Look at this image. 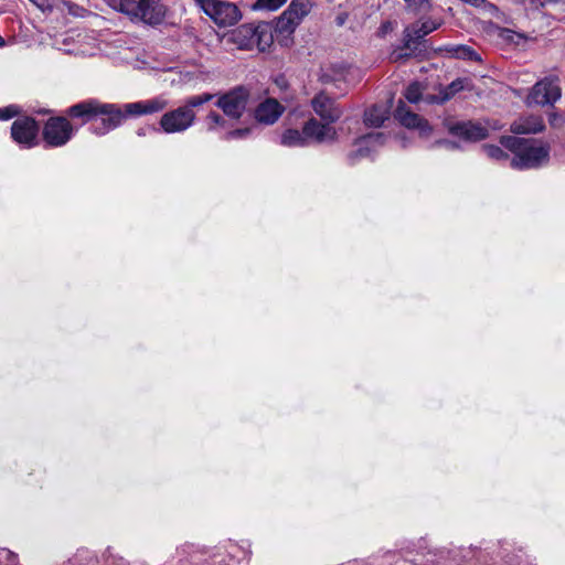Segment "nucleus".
I'll return each mask as SVG.
<instances>
[{
	"instance_id": "1",
	"label": "nucleus",
	"mask_w": 565,
	"mask_h": 565,
	"mask_svg": "<svg viewBox=\"0 0 565 565\" xmlns=\"http://www.w3.org/2000/svg\"><path fill=\"white\" fill-rule=\"evenodd\" d=\"M65 114L71 119H79L82 125L93 124L90 131L96 136H105L115 130L125 120V114L117 104L103 103L96 98H89L70 106Z\"/></svg>"
},
{
	"instance_id": "2",
	"label": "nucleus",
	"mask_w": 565,
	"mask_h": 565,
	"mask_svg": "<svg viewBox=\"0 0 565 565\" xmlns=\"http://www.w3.org/2000/svg\"><path fill=\"white\" fill-rule=\"evenodd\" d=\"M108 3L131 21L151 26L160 25L168 12L167 6L160 0H108Z\"/></svg>"
},
{
	"instance_id": "3",
	"label": "nucleus",
	"mask_w": 565,
	"mask_h": 565,
	"mask_svg": "<svg viewBox=\"0 0 565 565\" xmlns=\"http://www.w3.org/2000/svg\"><path fill=\"white\" fill-rule=\"evenodd\" d=\"M501 143L514 152L511 166L515 169H533L546 163L550 158V147L546 145L535 146L532 141L514 137H501Z\"/></svg>"
},
{
	"instance_id": "4",
	"label": "nucleus",
	"mask_w": 565,
	"mask_h": 565,
	"mask_svg": "<svg viewBox=\"0 0 565 565\" xmlns=\"http://www.w3.org/2000/svg\"><path fill=\"white\" fill-rule=\"evenodd\" d=\"M439 26L440 22L431 20H427L422 24L415 23L406 26L403 31V44L402 46L393 50L390 56L391 60L393 62H398L416 56L420 52V41Z\"/></svg>"
},
{
	"instance_id": "5",
	"label": "nucleus",
	"mask_w": 565,
	"mask_h": 565,
	"mask_svg": "<svg viewBox=\"0 0 565 565\" xmlns=\"http://www.w3.org/2000/svg\"><path fill=\"white\" fill-rule=\"evenodd\" d=\"M198 6L218 26L225 28L236 24L242 19L238 7L226 0H195Z\"/></svg>"
},
{
	"instance_id": "6",
	"label": "nucleus",
	"mask_w": 565,
	"mask_h": 565,
	"mask_svg": "<svg viewBox=\"0 0 565 565\" xmlns=\"http://www.w3.org/2000/svg\"><path fill=\"white\" fill-rule=\"evenodd\" d=\"M250 92L245 86H236L226 93L218 94L215 105L222 109L223 114L231 119L238 120L244 115Z\"/></svg>"
},
{
	"instance_id": "7",
	"label": "nucleus",
	"mask_w": 565,
	"mask_h": 565,
	"mask_svg": "<svg viewBox=\"0 0 565 565\" xmlns=\"http://www.w3.org/2000/svg\"><path fill=\"white\" fill-rule=\"evenodd\" d=\"M75 128L64 116L50 117L42 129V137L47 147L65 146L74 136Z\"/></svg>"
},
{
	"instance_id": "8",
	"label": "nucleus",
	"mask_w": 565,
	"mask_h": 565,
	"mask_svg": "<svg viewBox=\"0 0 565 565\" xmlns=\"http://www.w3.org/2000/svg\"><path fill=\"white\" fill-rule=\"evenodd\" d=\"M196 119L195 111L185 109L182 105L166 111L159 120L160 129L166 134H181L190 129Z\"/></svg>"
},
{
	"instance_id": "9",
	"label": "nucleus",
	"mask_w": 565,
	"mask_h": 565,
	"mask_svg": "<svg viewBox=\"0 0 565 565\" xmlns=\"http://www.w3.org/2000/svg\"><path fill=\"white\" fill-rule=\"evenodd\" d=\"M562 97V89L557 81L545 77L539 81L527 95L525 103L527 106H553Z\"/></svg>"
},
{
	"instance_id": "10",
	"label": "nucleus",
	"mask_w": 565,
	"mask_h": 565,
	"mask_svg": "<svg viewBox=\"0 0 565 565\" xmlns=\"http://www.w3.org/2000/svg\"><path fill=\"white\" fill-rule=\"evenodd\" d=\"M310 10L311 2L309 0H291L287 10L277 20L276 29L279 32H292Z\"/></svg>"
},
{
	"instance_id": "11",
	"label": "nucleus",
	"mask_w": 565,
	"mask_h": 565,
	"mask_svg": "<svg viewBox=\"0 0 565 565\" xmlns=\"http://www.w3.org/2000/svg\"><path fill=\"white\" fill-rule=\"evenodd\" d=\"M395 119L407 129H416L420 137H429L433 128L429 122L412 111L403 100H399L394 111Z\"/></svg>"
},
{
	"instance_id": "12",
	"label": "nucleus",
	"mask_w": 565,
	"mask_h": 565,
	"mask_svg": "<svg viewBox=\"0 0 565 565\" xmlns=\"http://www.w3.org/2000/svg\"><path fill=\"white\" fill-rule=\"evenodd\" d=\"M310 105L316 115L330 124L338 121L343 115L342 108L326 92H320L311 99Z\"/></svg>"
},
{
	"instance_id": "13",
	"label": "nucleus",
	"mask_w": 565,
	"mask_h": 565,
	"mask_svg": "<svg viewBox=\"0 0 565 565\" xmlns=\"http://www.w3.org/2000/svg\"><path fill=\"white\" fill-rule=\"evenodd\" d=\"M38 132V122L31 117L18 118L11 126V136L13 140L26 148H31L36 145Z\"/></svg>"
},
{
	"instance_id": "14",
	"label": "nucleus",
	"mask_w": 565,
	"mask_h": 565,
	"mask_svg": "<svg viewBox=\"0 0 565 565\" xmlns=\"http://www.w3.org/2000/svg\"><path fill=\"white\" fill-rule=\"evenodd\" d=\"M168 105V99L162 96H157L151 99L125 104L121 109L126 119L128 116L139 117L160 113L164 110Z\"/></svg>"
},
{
	"instance_id": "15",
	"label": "nucleus",
	"mask_w": 565,
	"mask_h": 565,
	"mask_svg": "<svg viewBox=\"0 0 565 565\" xmlns=\"http://www.w3.org/2000/svg\"><path fill=\"white\" fill-rule=\"evenodd\" d=\"M302 128L308 142L312 140L322 143L324 141H335L338 138L337 130L330 122L319 121L315 117L308 119Z\"/></svg>"
},
{
	"instance_id": "16",
	"label": "nucleus",
	"mask_w": 565,
	"mask_h": 565,
	"mask_svg": "<svg viewBox=\"0 0 565 565\" xmlns=\"http://www.w3.org/2000/svg\"><path fill=\"white\" fill-rule=\"evenodd\" d=\"M448 131L468 141H479L488 137V129L480 124L459 121L448 125Z\"/></svg>"
},
{
	"instance_id": "17",
	"label": "nucleus",
	"mask_w": 565,
	"mask_h": 565,
	"mask_svg": "<svg viewBox=\"0 0 565 565\" xmlns=\"http://www.w3.org/2000/svg\"><path fill=\"white\" fill-rule=\"evenodd\" d=\"M285 107L275 98H267L255 109V119L265 125L275 124L284 114Z\"/></svg>"
},
{
	"instance_id": "18",
	"label": "nucleus",
	"mask_w": 565,
	"mask_h": 565,
	"mask_svg": "<svg viewBox=\"0 0 565 565\" xmlns=\"http://www.w3.org/2000/svg\"><path fill=\"white\" fill-rule=\"evenodd\" d=\"M510 129L515 135H530L542 132L545 125L541 116L530 115L514 120Z\"/></svg>"
},
{
	"instance_id": "19",
	"label": "nucleus",
	"mask_w": 565,
	"mask_h": 565,
	"mask_svg": "<svg viewBox=\"0 0 565 565\" xmlns=\"http://www.w3.org/2000/svg\"><path fill=\"white\" fill-rule=\"evenodd\" d=\"M255 25L243 24L228 34V41L235 44L239 50H250L255 47Z\"/></svg>"
},
{
	"instance_id": "20",
	"label": "nucleus",
	"mask_w": 565,
	"mask_h": 565,
	"mask_svg": "<svg viewBox=\"0 0 565 565\" xmlns=\"http://www.w3.org/2000/svg\"><path fill=\"white\" fill-rule=\"evenodd\" d=\"M382 134H370L356 141V150L351 151L348 154L350 164H354L360 158H366L371 154L372 146L375 143H382Z\"/></svg>"
},
{
	"instance_id": "21",
	"label": "nucleus",
	"mask_w": 565,
	"mask_h": 565,
	"mask_svg": "<svg viewBox=\"0 0 565 565\" xmlns=\"http://www.w3.org/2000/svg\"><path fill=\"white\" fill-rule=\"evenodd\" d=\"M388 107L384 105H373L364 111L363 121L367 127H381L388 119Z\"/></svg>"
},
{
	"instance_id": "22",
	"label": "nucleus",
	"mask_w": 565,
	"mask_h": 565,
	"mask_svg": "<svg viewBox=\"0 0 565 565\" xmlns=\"http://www.w3.org/2000/svg\"><path fill=\"white\" fill-rule=\"evenodd\" d=\"M255 31V46L260 51H266L274 41L271 26L268 23H258L254 28Z\"/></svg>"
},
{
	"instance_id": "23",
	"label": "nucleus",
	"mask_w": 565,
	"mask_h": 565,
	"mask_svg": "<svg viewBox=\"0 0 565 565\" xmlns=\"http://www.w3.org/2000/svg\"><path fill=\"white\" fill-rule=\"evenodd\" d=\"M280 143L286 147H303L308 145L305 130L286 129L280 137Z\"/></svg>"
},
{
	"instance_id": "24",
	"label": "nucleus",
	"mask_w": 565,
	"mask_h": 565,
	"mask_svg": "<svg viewBox=\"0 0 565 565\" xmlns=\"http://www.w3.org/2000/svg\"><path fill=\"white\" fill-rule=\"evenodd\" d=\"M445 51L451 56L457 58L480 61V55L470 46L467 45H454L445 47Z\"/></svg>"
},
{
	"instance_id": "25",
	"label": "nucleus",
	"mask_w": 565,
	"mask_h": 565,
	"mask_svg": "<svg viewBox=\"0 0 565 565\" xmlns=\"http://www.w3.org/2000/svg\"><path fill=\"white\" fill-rule=\"evenodd\" d=\"M206 129L209 131H216L218 128H225V118L216 111H210L205 117Z\"/></svg>"
},
{
	"instance_id": "26",
	"label": "nucleus",
	"mask_w": 565,
	"mask_h": 565,
	"mask_svg": "<svg viewBox=\"0 0 565 565\" xmlns=\"http://www.w3.org/2000/svg\"><path fill=\"white\" fill-rule=\"evenodd\" d=\"M423 94V86L418 82L411 83L404 92V97L413 104L420 100Z\"/></svg>"
},
{
	"instance_id": "27",
	"label": "nucleus",
	"mask_w": 565,
	"mask_h": 565,
	"mask_svg": "<svg viewBox=\"0 0 565 565\" xmlns=\"http://www.w3.org/2000/svg\"><path fill=\"white\" fill-rule=\"evenodd\" d=\"M465 81L461 78H457L451 82L443 92V96L438 99V102L443 103L450 99L455 94L463 89Z\"/></svg>"
},
{
	"instance_id": "28",
	"label": "nucleus",
	"mask_w": 565,
	"mask_h": 565,
	"mask_svg": "<svg viewBox=\"0 0 565 565\" xmlns=\"http://www.w3.org/2000/svg\"><path fill=\"white\" fill-rule=\"evenodd\" d=\"M406 3L407 10L417 14L419 12H429L431 9V3L429 0H404Z\"/></svg>"
},
{
	"instance_id": "29",
	"label": "nucleus",
	"mask_w": 565,
	"mask_h": 565,
	"mask_svg": "<svg viewBox=\"0 0 565 565\" xmlns=\"http://www.w3.org/2000/svg\"><path fill=\"white\" fill-rule=\"evenodd\" d=\"M482 150L489 158L494 160H505L509 157L500 147L494 145H483Z\"/></svg>"
},
{
	"instance_id": "30",
	"label": "nucleus",
	"mask_w": 565,
	"mask_h": 565,
	"mask_svg": "<svg viewBox=\"0 0 565 565\" xmlns=\"http://www.w3.org/2000/svg\"><path fill=\"white\" fill-rule=\"evenodd\" d=\"M287 0H257V2L253 6L254 9H266L269 11L277 10L280 8Z\"/></svg>"
},
{
	"instance_id": "31",
	"label": "nucleus",
	"mask_w": 565,
	"mask_h": 565,
	"mask_svg": "<svg viewBox=\"0 0 565 565\" xmlns=\"http://www.w3.org/2000/svg\"><path fill=\"white\" fill-rule=\"evenodd\" d=\"M202 105H203V103L201 100L200 95H193V96L188 97L184 100V104L182 106L185 109H189L190 111H194V108H198V107H200Z\"/></svg>"
},
{
	"instance_id": "32",
	"label": "nucleus",
	"mask_w": 565,
	"mask_h": 565,
	"mask_svg": "<svg viewBox=\"0 0 565 565\" xmlns=\"http://www.w3.org/2000/svg\"><path fill=\"white\" fill-rule=\"evenodd\" d=\"M250 129L249 128H241V129H234L232 131H228L225 135V140H233V139H242L249 135Z\"/></svg>"
},
{
	"instance_id": "33",
	"label": "nucleus",
	"mask_w": 565,
	"mask_h": 565,
	"mask_svg": "<svg viewBox=\"0 0 565 565\" xmlns=\"http://www.w3.org/2000/svg\"><path fill=\"white\" fill-rule=\"evenodd\" d=\"M15 115H18V108L14 106L0 108V120H9Z\"/></svg>"
},
{
	"instance_id": "34",
	"label": "nucleus",
	"mask_w": 565,
	"mask_h": 565,
	"mask_svg": "<svg viewBox=\"0 0 565 565\" xmlns=\"http://www.w3.org/2000/svg\"><path fill=\"white\" fill-rule=\"evenodd\" d=\"M548 122L551 126L557 127L563 124V118L557 113H551L548 115Z\"/></svg>"
},
{
	"instance_id": "35",
	"label": "nucleus",
	"mask_w": 565,
	"mask_h": 565,
	"mask_svg": "<svg viewBox=\"0 0 565 565\" xmlns=\"http://www.w3.org/2000/svg\"><path fill=\"white\" fill-rule=\"evenodd\" d=\"M392 30H393V24L391 22H388V21L383 23L381 25V29H380L382 34H385V33H387V32H390Z\"/></svg>"
},
{
	"instance_id": "36",
	"label": "nucleus",
	"mask_w": 565,
	"mask_h": 565,
	"mask_svg": "<svg viewBox=\"0 0 565 565\" xmlns=\"http://www.w3.org/2000/svg\"><path fill=\"white\" fill-rule=\"evenodd\" d=\"M216 95L210 93L200 94L201 100L203 104L211 102Z\"/></svg>"
},
{
	"instance_id": "37",
	"label": "nucleus",
	"mask_w": 565,
	"mask_h": 565,
	"mask_svg": "<svg viewBox=\"0 0 565 565\" xmlns=\"http://www.w3.org/2000/svg\"><path fill=\"white\" fill-rule=\"evenodd\" d=\"M437 146H445V147H448V148H455L456 145L455 142L452 141H448V140H439L436 142Z\"/></svg>"
},
{
	"instance_id": "38",
	"label": "nucleus",
	"mask_w": 565,
	"mask_h": 565,
	"mask_svg": "<svg viewBox=\"0 0 565 565\" xmlns=\"http://www.w3.org/2000/svg\"><path fill=\"white\" fill-rule=\"evenodd\" d=\"M38 7H43L46 0H31Z\"/></svg>"
},
{
	"instance_id": "39",
	"label": "nucleus",
	"mask_w": 565,
	"mask_h": 565,
	"mask_svg": "<svg viewBox=\"0 0 565 565\" xmlns=\"http://www.w3.org/2000/svg\"><path fill=\"white\" fill-rule=\"evenodd\" d=\"M276 83L280 86V87H285L286 86V82L284 78H281L280 81L277 79Z\"/></svg>"
},
{
	"instance_id": "40",
	"label": "nucleus",
	"mask_w": 565,
	"mask_h": 565,
	"mask_svg": "<svg viewBox=\"0 0 565 565\" xmlns=\"http://www.w3.org/2000/svg\"><path fill=\"white\" fill-rule=\"evenodd\" d=\"M137 135L145 136L146 135L145 129L143 128L138 129Z\"/></svg>"
},
{
	"instance_id": "41",
	"label": "nucleus",
	"mask_w": 565,
	"mask_h": 565,
	"mask_svg": "<svg viewBox=\"0 0 565 565\" xmlns=\"http://www.w3.org/2000/svg\"><path fill=\"white\" fill-rule=\"evenodd\" d=\"M6 45L4 39L0 35V47H3Z\"/></svg>"
},
{
	"instance_id": "42",
	"label": "nucleus",
	"mask_w": 565,
	"mask_h": 565,
	"mask_svg": "<svg viewBox=\"0 0 565 565\" xmlns=\"http://www.w3.org/2000/svg\"><path fill=\"white\" fill-rule=\"evenodd\" d=\"M9 556L14 561L15 556L11 552H9Z\"/></svg>"
},
{
	"instance_id": "43",
	"label": "nucleus",
	"mask_w": 565,
	"mask_h": 565,
	"mask_svg": "<svg viewBox=\"0 0 565 565\" xmlns=\"http://www.w3.org/2000/svg\"><path fill=\"white\" fill-rule=\"evenodd\" d=\"M12 565H17V564L13 563Z\"/></svg>"
}]
</instances>
